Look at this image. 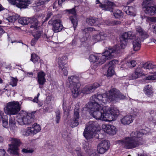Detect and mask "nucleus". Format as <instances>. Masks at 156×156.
I'll use <instances>...</instances> for the list:
<instances>
[{
    "label": "nucleus",
    "mask_w": 156,
    "mask_h": 156,
    "mask_svg": "<svg viewBox=\"0 0 156 156\" xmlns=\"http://www.w3.org/2000/svg\"><path fill=\"white\" fill-rule=\"evenodd\" d=\"M142 67L146 69H153L156 68V65H154L149 62H147L142 64Z\"/></svg>",
    "instance_id": "obj_32"
},
{
    "label": "nucleus",
    "mask_w": 156,
    "mask_h": 156,
    "mask_svg": "<svg viewBox=\"0 0 156 156\" xmlns=\"http://www.w3.org/2000/svg\"><path fill=\"white\" fill-rule=\"evenodd\" d=\"M48 23L52 26V30L55 33L60 32L63 28L62 21L59 19H51L48 21Z\"/></svg>",
    "instance_id": "obj_9"
},
{
    "label": "nucleus",
    "mask_w": 156,
    "mask_h": 156,
    "mask_svg": "<svg viewBox=\"0 0 156 156\" xmlns=\"http://www.w3.org/2000/svg\"><path fill=\"white\" fill-rule=\"evenodd\" d=\"M66 14L69 16L70 20L73 24L74 30L77 26L78 20L76 10H66Z\"/></svg>",
    "instance_id": "obj_15"
},
{
    "label": "nucleus",
    "mask_w": 156,
    "mask_h": 156,
    "mask_svg": "<svg viewBox=\"0 0 156 156\" xmlns=\"http://www.w3.org/2000/svg\"><path fill=\"white\" fill-rule=\"evenodd\" d=\"M83 148L87 153L89 152H91V149H90L88 142H84L83 144Z\"/></svg>",
    "instance_id": "obj_35"
},
{
    "label": "nucleus",
    "mask_w": 156,
    "mask_h": 156,
    "mask_svg": "<svg viewBox=\"0 0 156 156\" xmlns=\"http://www.w3.org/2000/svg\"><path fill=\"white\" fill-rule=\"evenodd\" d=\"M20 17V16L17 14H15L14 15L10 16L9 17L6 18V20L10 23H12L15 22Z\"/></svg>",
    "instance_id": "obj_34"
},
{
    "label": "nucleus",
    "mask_w": 156,
    "mask_h": 156,
    "mask_svg": "<svg viewBox=\"0 0 156 156\" xmlns=\"http://www.w3.org/2000/svg\"><path fill=\"white\" fill-rule=\"evenodd\" d=\"M86 22L88 25L99 27V22L98 18L94 17H90L86 20Z\"/></svg>",
    "instance_id": "obj_22"
},
{
    "label": "nucleus",
    "mask_w": 156,
    "mask_h": 156,
    "mask_svg": "<svg viewBox=\"0 0 156 156\" xmlns=\"http://www.w3.org/2000/svg\"><path fill=\"white\" fill-rule=\"evenodd\" d=\"M79 124V120L74 119L71 120L70 125L72 127H75L77 126Z\"/></svg>",
    "instance_id": "obj_41"
},
{
    "label": "nucleus",
    "mask_w": 156,
    "mask_h": 156,
    "mask_svg": "<svg viewBox=\"0 0 156 156\" xmlns=\"http://www.w3.org/2000/svg\"><path fill=\"white\" fill-rule=\"evenodd\" d=\"M52 12L50 11H48L47 13L46 16L49 18L52 15Z\"/></svg>",
    "instance_id": "obj_59"
},
{
    "label": "nucleus",
    "mask_w": 156,
    "mask_h": 156,
    "mask_svg": "<svg viewBox=\"0 0 156 156\" xmlns=\"http://www.w3.org/2000/svg\"><path fill=\"white\" fill-rule=\"evenodd\" d=\"M5 153V151L4 149H0V156H4Z\"/></svg>",
    "instance_id": "obj_58"
},
{
    "label": "nucleus",
    "mask_w": 156,
    "mask_h": 156,
    "mask_svg": "<svg viewBox=\"0 0 156 156\" xmlns=\"http://www.w3.org/2000/svg\"><path fill=\"white\" fill-rule=\"evenodd\" d=\"M39 59V57L36 54L33 53L31 54L30 60L32 61L34 63H35L36 62H38Z\"/></svg>",
    "instance_id": "obj_39"
},
{
    "label": "nucleus",
    "mask_w": 156,
    "mask_h": 156,
    "mask_svg": "<svg viewBox=\"0 0 156 156\" xmlns=\"http://www.w3.org/2000/svg\"><path fill=\"white\" fill-rule=\"evenodd\" d=\"M96 4H99V6L101 8L104 9L105 10L110 9H113L116 7V5L112 2L108 0H104L101 2L99 0H96Z\"/></svg>",
    "instance_id": "obj_12"
},
{
    "label": "nucleus",
    "mask_w": 156,
    "mask_h": 156,
    "mask_svg": "<svg viewBox=\"0 0 156 156\" xmlns=\"http://www.w3.org/2000/svg\"><path fill=\"white\" fill-rule=\"evenodd\" d=\"M21 105L18 101H13L7 103L4 108L5 113L9 115L17 114L21 109Z\"/></svg>",
    "instance_id": "obj_6"
},
{
    "label": "nucleus",
    "mask_w": 156,
    "mask_h": 156,
    "mask_svg": "<svg viewBox=\"0 0 156 156\" xmlns=\"http://www.w3.org/2000/svg\"><path fill=\"white\" fill-rule=\"evenodd\" d=\"M115 11L114 12L113 10H111V12H113V15L115 18L118 19L123 16V13L121 10Z\"/></svg>",
    "instance_id": "obj_33"
},
{
    "label": "nucleus",
    "mask_w": 156,
    "mask_h": 156,
    "mask_svg": "<svg viewBox=\"0 0 156 156\" xmlns=\"http://www.w3.org/2000/svg\"><path fill=\"white\" fill-rule=\"evenodd\" d=\"M35 112L27 113L22 111L18 115V122L20 125H29L34 122L35 116L34 114Z\"/></svg>",
    "instance_id": "obj_4"
},
{
    "label": "nucleus",
    "mask_w": 156,
    "mask_h": 156,
    "mask_svg": "<svg viewBox=\"0 0 156 156\" xmlns=\"http://www.w3.org/2000/svg\"><path fill=\"white\" fill-rule=\"evenodd\" d=\"M133 120L131 115H127L121 119V122L124 125H129L133 122Z\"/></svg>",
    "instance_id": "obj_24"
},
{
    "label": "nucleus",
    "mask_w": 156,
    "mask_h": 156,
    "mask_svg": "<svg viewBox=\"0 0 156 156\" xmlns=\"http://www.w3.org/2000/svg\"><path fill=\"white\" fill-rule=\"evenodd\" d=\"M37 40V39L34 37L33 38L31 41V45L32 46H34Z\"/></svg>",
    "instance_id": "obj_57"
},
{
    "label": "nucleus",
    "mask_w": 156,
    "mask_h": 156,
    "mask_svg": "<svg viewBox=\"0 0 156 156\" xmlns=\"http://www.w3.org/2000/svg\"><path fill=\"white\" fill-rule=\"evenodd\" d=\"M111 23V21H109V20H107L105 21V24H106L108 26H110V24Z\"/></svg>",
    "instance_id": "obj_61"
},
{
    "label": "nucleus",
    "mask_w": 156,
    "mask_h": 156,
    "mask_svg": "<svg viewBox=\"0 0 156 156\" xmlns=\"http://www.w3.org/2000/svg\"><path fill=\"white\" fill-rule=\"evenodd\" d=\"M55 120L56 123H58L59 122V120L61 118V113L59 110H57L55 112Z\"/></svg>",
    "instance_id": "obj_40"
},
{
    "label": "nucleus",
    "mask_w": 156,
    "mask_h": 156,
    "mask_svg": "<svg viewBox=\"0 0 156 156\" xmlns=\"http://www.w3.org/2000/svg\"><path fill=\"white\" fill-rule=\"evenodd\" d=\"M126 97L119 91L113 88L108 93L93 95L84 109L89 112L90 115L97 120H114L116 119L119 114V110L116 108H113L107 111L99 104L105 103L109 101L108 100L112 101L117 102L120 100L125 99Z\"/></svg>",
    "instance_id": "obj_1"
},
{
    "label": "nucleus",
    "mask_w": 156,
    "mask_h": 156,
    "mask_svg": "<svg viewBox=\"0 0 156 156\" xmlns=\"http://www.w3.org/2000/svg\"><path fill=\"white\" fill-rule=\"evenodd\" d=\"M87 128H85L83 134L84 137L87 140L93 139L95 136L97 139H99L98 133L94 132L93 131H89Z\"/></svg>",
    "instance_id": "obj_19"
},
{
    "label": "nucleus",
    "mask_w": 156,
    "mask_h": 156,
    "mask_svg": "<svg viewBox=\"0 0 156 156\" xmlns=\"http://www.w3.org/2000/svg\"><path fill=\"white\" fill-rule=\"evenodd\" d=\"M136 31L139 33L140 35L142 36L145 35L146 34V32L140 26L137 27Z\"/></svg>",
    "instance_id": "obj_42"
},
{
    "label": "nucleus",
    "mask_w": 156,
    "mask_h": 156,
    "mask_svg": "<svg viewBox=\"0 0 156 156\" xmlns=\"http://www.w3.org/2000/svg\"><path fill=\"white\" fill-rule=\"evenodd\" d=\"M42 37L46 41H48L50 40V37L48 36L45 34H43L41 35Z\"/></svg>",
    "instance_id": "obj_54"
},
{
    "label": "nucleus",
    "mask_w": 156,
    "mask_h": 156,
    "mask_svg": "<svg viewBox=\"0 0 156 156\" xmlns=\"http://www.w3.org/2000/svg\"><path fill=\"white\" fill-rule=\"evenodd\" d=\"M8 119V116L6 115H3V117H0V122L2 120L3 127L6 128L9 127Z\"/></svg>",
    "instance_id": "obj_27"
},
{
    "label": "nucleus",
    "mask_w": 156,
    "mask_h": 156,
    "mask_svg": "<svg viewBox=\"0 0 156 156\" xmlns=\"http://www.w3.org/2000/svg\"><path fill=\"white\" fill-rule=\"evenodd\" d=\"M67 84L69 85L71 89L73 97L76 98L79 94L81 84L79 81V77L76 76H72L68 79Z\"/></svg>",
    "instance_id": "obj_5"
},
{
    "label": "nucleus",
    "mask_w": 156,
    "mask_h": 156,
    "mask_svg": "<svg viewBox=\"0 0 156 156\" xmlns=\"http://www.w3.org/2000/svg\"><path fill=\"white\" fill-rule=\"evenodd\" d=\"M97 150L98 153L100 154H103L109 150V149L102 146H100L99 144L97 146Z\"/></svg>",
    "instance_id": "obj_37"
},
{
    "label": "nucleus",
    "mask_w": 156,
    "mask_h": 156,
    "mask_svg": "<svg viewBox=\"0 0 156 156\" xmlns=\"http://www.w3.org/2000/svg\"><path fill=\"white\" fill-rule=\"evenodd\" d=\"M144 93L148 97L153 96V88L151 85H147L144 89Z\"/></svg>",
    "instance_id": "obj_26"
},
{
    "label": "nucleus",
    "mask_w": 156,
    "mask_h": 156,
    "mask_svg": "<svg viewBox=\"0 0 156 156\" xmlns=\"http://www.w3.org/2000/svg\"><path fill=\"white\" fill-rule=\"evenodd\" d=\"M12 4H16L17 7L20 9L27 8L32 2V0H8Z\"/></svg>",
    "instance_id": "obj_11"
},
{
    "label": "nucleus",
    "mask_w": 156,
    "mask_h": 156,
    "mask_svg": "<svg viewBox=\"0 0 156 156\" xmlns=\"http://www.w3.org/2000/svg\"><path fill=\"white\" fill-rule=\"evenodd\" d=\"M152 0H144L142 4L143 9L146 10H156V5L151 6V3Z\"/></svg>",
    "instance_id": "obj_21"
},
{
    "label": "nucleus",
    "mask_w": 156,
    "mask_h": 156,
    "mask_svg": "<svg viewBox=\"0 0 156 156\" xmlns=\"http://www.w3.org/2000/svg\"><path fill=\"white\" fill-rule=\"evenodd\" d=\"M87 40V38L86 36H83V37L80 38V41L82 43L81 45L83 44H84L86 43V41Z\"/></svg>",
    "instance_id": "obj_56"
},
{
    "label": "nucleus",
    "mask_w": 156,
    "mask_h": 156,
    "mask_svg": "<svg viewBox=\"0 0 156 156\" xmlns=\"http://www.w3.org/2000/svg\"><path fill=\"white\" fill-rule=\"evenodd\" d=\"M153 32L156 34V24L154 26L153 28Z\"/></svg>",
    "instance_id": "obj_62"
},
{
    "label": "nucleus",
    "mask_w": 156,
    "mask_h": 156,
    "mask_svg": "<svg viewBox=\"0 0 156 156\" xmlns=\"http://www.w3.org/2000/svg\"><path fill=\"white\" fill-rule=\"evenodd\" d=\"M127 14L134 16L136 15V13L134 10H125Z\"/></svg>",
    "instance_id": "obj_51"
},
{
    "label": "nucleus",
    "mask_w": 156,
    "mask_h": 156,
    "mask_svg": "<svg viewBox=\"0 0 156 156\" xmlns=\"http://www.w3.org/2000/svg\"><path fill=\"white\" fill-rule=\"evenodd\" d=\"M102 128L105 132L111 135L115 134L117 131L114 126L110 124L103 125Z\"/></svg>",
    "instance_id": "obj_18"
},
{
    "label": "nucleus",
    "mask_w": 156,
    "mask_h": 156,
    "mask_svg": "<svg viewBox=\"0 0 156 156\" xmlns=\"http://www.w3.org/2000/svg\"><path fill=\"white\" fill-rule=\"evenodd\" d=\"M31 127L33 131V135L39 132L41 130V128L40 125L35 123Z\"/></svg>",
    "instance_id": "obj_31"
},
{
    "label": "nucleus",
    "mask_w": 156,
    "mask_h": 156,
    "mask_svg": "<svg viewBox=\"0 0 156 156\" xmlns=\"http://www.w3.org/2000/svg\"><path fill=\"white\" fill-rule=\"evenodd\" d=\"M136 64V62L134 60H131L127 62L126 63V66L129 68H133L134 67Z\"/></svg>",
    "instance_id": "obj_43"
},
{
    "label": "nucleus",
    "mask_w": 156,
    "mask_h": 156,
    "mask_svg": "<svg viewBox=\"0 0 156 156\" xmlns=\"http://www.w3.org/2000/svg\"><path fill=\"white\" fill-rule=\"evenodd\" d=\"M142 66H138L136 68L134 71V74H130L129 77V80L136 79L144 75L142 68Z\"/></svg>",
    "instance_id": "obj_16"
},
{
    "label": "nucleus",
    "mask_w": 156,
    "mask_h": 156,
    "mask_svg": "<svg viewBox=\"0 0 156 156\" xmlns=\"http://www.w3.org/2000/svg\"><path fill=\"white\" fill-rule=\"evenodd\" d=\"M38 22V21L37 18L34 17L31 18V21H30L29 23V24H31L30 27L36 29L37 28Z\"/></svg>",
    "instance_id": "obj_30"
},
{
    "label": "nucleus",
    "mask_w": 156,
    "mask_h": 156,
    "mask_svg": "<svg viewBox=\"0 0 156 156\" xmlns=\"http://www.w3.org/2000/svg\"><path fill=\"white\" fill-rule=\"evenodd\" d=\"M90 152H89L87 153V156H98V154L96 152H94L90 153Z\"/></svg>",
    "instance_id": "obj_55"
},
{
    "label": "nucleus",
    "mask_w": 156,
    "mask_h": 156,
    "mask_svg": "<svg viewBox=\"0 0 156 156\" xmlns=\"http://www.w3.org/2000/svg\"><path fill=\"white\" fill-rule=\"evenodd\" d=\"M145 14L147 16H142L141 15L143 19L146 17L147 16H153L156 13V10H144Z\"/></svg>",
    "instance_id": "obj_38"
},
{
    "label": "nucleus",
    "mask_w": 156,
    "mask_h": 156,
    "mask_svg": "<svg viewBox=\"0 0 156 156\" xmlns=\"http://www.w3.org/2000/svg\"><path fill=\"white\" fill-rule=\"evenodd\" d=\"M118 62L117 60L114 59L104 65L103 67L104 69H108L106 73V76L108 77H111L114 74V67L116 63Z\"/></svg>",
    "instance_id": "obj_10"
},
{
    "label": "nucleus",
    "mask_w": 156,
    "mask_h": 156,
    "mask_svg": "<svg viewBox=\"0 0 156 156\" xmlns=\"http://www.w3.org/2000/svg\"><path fill=\"white\" fill-rule=\"evenodd\" d=\"M100 146H102L107 149H109L110 147V143L109 140H102L99 144Z\"/></svg>",
    "instance_id": "obj_29"
},
{
    "label": "nucleus",
    "mask_w": 156,
    "mask_h": 156,
    "mask_svg": "<svg viewBox=\"0 0 156 156\" xmlns=\"http://www.w3.org/2000/svg\"><path fill=\"white\" fill-rule=\"evenodd\" d=\"M100 85L98 83H94L91 85H88L84 87L81 91H80L79 94L82 93L84 94H88L94 91Z\"/></svg>",
    "instance_id": "obj_14"
},
{
    "label": "nucleus",
    "mask_w": 156,
    "mask_h": 156,
    "mask_svg": "<svg viewBox=\"0 0 156 156\" xmlns=\"http://www.w3.org/2000/svg\"><path fill=\"white\" fill-rule=\"evenodd\" d=\"M151 42H154L155 44H156V40L154 39H151Z\"/></svg>",
    "instance_id": "obj_64"
},
{
    "label": "nucleus",
    "mask_w": 156,
    "mask_h": 156,
    "mask_svg": "<svg viewBox=\"0 0 156 156\" xmlns=\"http://www.w3.org/2000/svg\"><path fill=\"white\" fill-rule=\"evenodd\" d=\"M31 18L26 17L20 18L18 20V22L23 25H26L29 23L31 21Z\"/></svg>",
    "instance_id": "obj_28"
},
{
    "label": "nucleus",
    "mask_w": 156,
    "mask_h": 156,
    "mask_svg": "<svg viewBox=\"0 0 156 156\" xmlns=\"http://www.w3.org/2000/svg\"><path fill=\"white\" fill-rule=\"evenodd\" d=\"M16 122L13 116L10 115L9 119V125L10 127H14L16 126Z\"/></svg>",
    "instance_id": "obj_36"
},
{
    "label": "nucleus",
    "mask_w": 156,
    "mask_h": 156,
    "mask_svg": "<svg viewBox=\"0 0 156 156\" xmlns=\"http://www.w3.org/2000/svg\"><path fill=\"white\" fill-rule=\"evenodd\" d=\"M45 73L43 71H40L37 73V81L39 85V87L42 88L46 81Z\"/></svg>",
    "instance_id": "obj_17"
},
{
    "label": "nucleus",
    "mask_w": 156,
    "mask_h": 156,
    "mask_svg": "<svg viewBox=\"0 0 156 156\" xmlns=\"http://www.w3.org/2000/svg\"><path fill=\"white\" fill-rule=\"evenodd\" d=\"M111 23H110V26H114L115 25H118L120 24L121 23V22L119 21L114 20L111 21Z\"/></svg>",
    "instance_id": "obj_52"
},
{
    "label": "nucleus",
    "mask_w": 156,
    "mask_h": 156,
    "mask_svg": "<svg viewBox=\"0 0 156 156\" xmlns=\"http://www.w3.org/2000/svg\"><path fill=\"white\" fill-rule=\"evenodd\" d=\"M94 29L93 28L88 27L87 28H85L82 30V33L83 34H88L89 31H91Z\"/></svg>",
    "instance_id": "obj_46"
},
{
    "label": "nucleus",
    "mask_w": 156,
    "mask_h": 156,
    "mask_svg": "<svg viewBox=\"0 0 156 156\" xmlns=\"http://www.w3.org/2000/svg\"><path fill=\"white\" fill-rule=\"evenodd\" d=\"M17 81L18 79L17 78L12 77L10 84L12 85V87H15L17 85Z\"/></svg>",
    "instance_id": "obj_44"
},
{
    "label": "nucleus",
    "mask_w": 156,
    "mask_h": 156,
    "mask_svg": "<svg viewBox=\"0 0 156 156\" xmlns=\"http://www.w3.org/2000/svg\"><path fill=\"white\" fill-rule=\"evenodd\" d=\"M107 35L103 32H99L98 34L95 35L94 38L97 41H101L105 40Z\"/></svg>",
    "instance_id": "obj_25"
},
{
    "label": "nucleus",
    "mask_w": 156,
    "mask_h": 156,
    "mask_svg": "<svg viewBox=\"0 0 156 156\" xmlns=\"http://www.w3.org/2000/svg\"><path fill=\"white\" fill-rule=\"evenodd\" d=\"M153 75L148 76L145 78V80H156V72H154Z\"/></svg>",
    "instance_id": "obj_47"
},
{
    "label": "nucleus",
    "mask_w": 156,
    "mask_h": 156,
    "mask_svg": "<svg viewBox=\"0 0 156 156\" xmlns=\"http://www.w3.org/2000/svg\"><path fill=\"white\" fill-rule=\"evenodd\" d=\"M75 151L77 156H84L83 154L80 147H77Z\"/></svg>",
    "instance_id": "obj_50"
},
{
    "label": "nucleus",
    "mask_w": 156,
    "mask_h": 156,
    "mask_svg": "<svg viewBox=\"0 0 156 156\" xmlns=\"http://www.w3.org/2000/svg\"><path fill=\"white\" fill-rule=\"evenodd\" d=\"M76 39H74L71 42V44L72 45L75 46L76 44Z\"/></svg>",
    "instance_id": "obj_60"
},
{
    "label": "nucleus",
    "mask_w": 156,
    "mask_h": 156,
    "mask_svg": "<svg viewBox=\"0 0 156 156\" xmlns=\"http://www.w3.org/2000/svg\"><path fill=\"white\" fill-rule=\"evenodd\" d=\"M98 125L97 122L90 121L88 123V126L85 128L87 129V130L89 131H93L94 132L98 133V132H99L98 129Z\"/></svg>",
    "instance_id": "obj_20"
},
{
    "label": "nucleus",
    "mask_w": 156,
    "mask_h": 156,
    "mask_svg": "<svg viewBox=\"0 0 156 156\" xmlns=\"http://www.w3.org/2000/svg\"><path fill=\"white\" fill-rule=\"evenodd\" d=\"M1 27V26H0V32L3 34L5 33V30Z\"/></svg>",
    "instance_id": "obj_63"
},
{
    "label": "nucleus",
    "mask_w": 156,
    "mask_h": 156,
    "mask_svg": "<svg viewBox=\"0 0 156 156\" xmlns=\"http://www.w3.org/2000/svg\"><path fill=\"white\" fill-rule=\"evenodd\" d=\"M133 49L134 51H137L140 50L141 47V42L139 38L137 37L134 39L133 41Z\"/></svg>",
    "instance_id": "obj_23"
},
{
    "label": "nucleus",
    "mask_w": 156,
    "mask_h": 156,
    "mask_svg": "<svg viewBox=\"0 0 156 156\" xmlns=\"http://www.w3.org/2000/svg\"><path fill=\"white\" fill-rule=\"evenodd\" d=\"M34 150L32 149H27L23 148L22 150V152L25 153H32L33 152Z\"/></svg>",
    "instance_id": "obj_53"
},
{
    "label": "nucleus",
    "mask_w": 156,
    "mask_h": 156,
    "mask_svg": "<svg viewBox=\"0 0 156 156\" xmlns=\"http://www.w3.org/2000/svg\"><path fill=\"white\" fill-rule=\"evenodd\" d=\"M138 37H136L135 33L133 31L125 32L122 34L120 38L121 49H124L127 45L128 40L135 39Z\"/></svg>",
    "instance_id": "obj_7"
},
{
    "label": "nucleus",
    "mask_w": 156,
    "mask_h": 156,
    "mask_svg": "<svg viewBox=\"0 0 156 156\" xmlns=\"http://www.w3.org/2000/svg\"><path fill=\"white\" fill-rule=\"evenodd\" d=\"M79 109L74 110V115L73 119H79L80 118Z\"/></svg>",
    "instance_id": "obj_45"
},
{
    "label": "nucleus",
    "mask_w": 156,
    "mask_h": 156,
    "mask_svg": "<svg viewBox=\"0 0 156 156\" xmlns=\"http://www.w3.org/2000/svg\"><path fill=\"white\" fill-rule=\"evenodd\" d=\"M11 144H9V148L7 150L10 154L13 155L19 156L18 151V147L20 146L21 143L20 140L19 139L11 138Z\"/></svg>",
    "instance_id": "obj_8"
},
{
    "label": "nucleus",
    "mask_w": 156,
    "mask_h": 156,
    "mask_svg": "<svg viewBox=\"0 0 156 156\" xmlns=\"http://www.w3.org/2000/svg\"><path fill=\"white\" fill-rule=\"evenodd\" d=\"M42 32L41 31H37L36 32L35 34L33 35L34 38L38 39L42 35L41 34Z\"/></svg>",
    "instance_id": "obj_48"
},
{
    "label": "nucleus",
    "mask_w": 156,
    "mask_h": 156,
    "mask_svg": "<svg viewBox=\"0 0 156 156\" xmlns=\"http://www.w3.org/2000/svg\"><path fill=\"white\" fill-rule=\"evenodd\" d=\"M121 52V49L119 45H116L112 47H110L108 50L103 53L101 56L94 55H90L89 58L91 62H95L98 65L103 64L106 60L113 58L115 54Z\"/></svg>",
    "instance_id": "obj_3"
},
{
    "label": "nucleus",
    "mask_w": 156,
    "mask_h": 156,
    "mask_svg": "<svg viewBox=\"0 0 156 156\" xmlns=\"http://www.w3.org/2000/svg\"><path fill=\"white\" fill-rule=\"evenodd\" d=\"M147 133V131L143 129L140 131L133 132L130 134V136L124 137L122 140H120L119 141L124 148L133 149L142 144V137Z\"/></svg>",
    "instance_id": "obj_2"
},
{
    "label": "nucleus",
    "mask_w": 156,
    "mask_h": 156,
    "mask_svg": "<svg viewBox=\"0 0 156 156\" xmlns=\"http://www.w3.org/2000/svg\"><path fill=\"white\" fill-rule=\"evenodd\" d=\"M67 57L66 56H63L61 58L60 61H59V70L62 71L64 76L68 75V70L67 69Z\"/></svg>",
    "instance_id": "obj_13"
},
{
    "label": "nucleus",
    "mask_w": 156,
    "mask_h": 156,
    "mask_svg": "<svg viewBox=\"0 0 156 156\" xmlns=\"http://www.w3.org/2000/svg\"><path fill=\"white\" fill-rule=\"evenodd\" d=\"M31 127L28 128L27 130L26 131L25 133V135L27 136H28L31 135H33V131Z\"/></svg>",
    "instance_id": "obj_49"
}]
</instances>
